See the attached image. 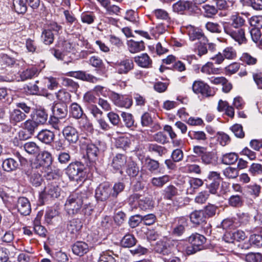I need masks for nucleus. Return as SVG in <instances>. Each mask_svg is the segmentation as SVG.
<instances>
[{
    "label": "nucleus",
    "mask_w": 262,
    "mask_h": 262,
    "mask_svg": "<svg viewBox=\"0 0 262 262\" xmlns=\"http://www.w3.org/2000/svg\"><path fill=\"white\" fill-rule=\"evenodd\" d=\"M247 192L254 198L258 197L260 194L261 187L256 184L248 185L246 187Z\"/></svg>",
    "instance_id": "45"
},
{
    "label": "nucleus",
    "mask_w": 262,
    "mask_h": 262,
    "mask_svg": "<svg viewBox=\"0 0 262 262\" xmlns=\"http://www.w3.org/2000/svg\"><path fill=\"white\" fill-rule=\"evenodd\" d=\"M203 184V181L199 178H192L189 180L190 188H187L188 193H192L194 190L201 186Z\"/></svg>",
    "instance_id": "44"
},
{
    "label": "nucleus",
    "mask_w": 262,
    "mask_h": 262,
    "mask_svg": "<svg viewBox=\"0 0 262 262\" xmlns=\"http://www.w3.org/2000/svg\"><path fill=\"white\" fill-rule=\"evenodd\" d=\"M95 197L101 201L107 200L112 197V188L107 183L100 184L95 190Z\"/></svg>",
    "instance_id": "6"
},
{
    "label": "nucleus",
    "mask_w": 262,
    "mask_h": 262,
    "mask_svg": "<svg viewBox=\"0 0 262 262\" xmlns=\"http://www.w3.org/2000/svg\"><path fill=\"white\" fill-rule=\"evenodd\" d=\"M113 255L114 254L112 251L107 250L103 252L100 255L98 262H116Z\"/></svg>",
    "instance_id": "46"
},
{
    "label": "nucleus",
    "mask_w": 262,
    "mask_h": 262,
    "mask_svg": "<svg viewBox=\"0 0 262 262\" xmlns=\"http://www.w3.org/2000/svg\"><path fill=\"white\" fill-rule=\"evenodd\" d=\"M45 83L49 90H54L57 88L58 82L56 78L53 77H46L44 79Z\"/></svg>",
    "instance_id": "54"
},
{
    "label": "nucleus",
    "mask_w": 262,
    "mask_h": 262,
    "mask_svg": "<svg viewBox=\"0 0 262 262\" xmlns=\"http://www.w3.org/2000/svg\"><path fill=\"white\" fill-rule=\"evenodd\" d=\"M230 20L231 23H229L232 26V28H239L245 23L244 19L237 13L232 14L230 17Z\"/></svg>",
    "instance_id": "32"
},
{
    "label": "nucleus",
    "mask_w": 262,
    "mask_h": 262,
    "mask_svg": "<svg viewBox=\"0 0 262 262\" xmlns=\"http://www.w3.org/2000/svg\"><path fill=\"white\" fill-rule=\"evenodd\" d=\"M128 48L132 53H136L144 50L145 48L144 42L136 41L132 39L127 41Z\"/></svg>",
    "instance_id": "22"
},
{
    "label": "nucleus",
    "mask_w": 262,
    "mask_h": 262,
    "mask_svg": "<svg viewBox=\"0 0 262 262\" xmlns=\"http://www.w3.org/2000/svg\"><path fill=\"white\" fill-rule=\"evenodd\" d=\"M16 208L18 211L22 215H29L31 212V206L29 200L25 197L18 199Z\"/></svg>",
    "instance_id": "11"
},
{
    "label": "nucleus",
    "mask_w": 262,
    "mask_h": 262,
    "mask_svg": "<svg viewBox=\"0 0 262 262\" xmlns=\"http://www.w3.org/2000/svg\"><path fill=\"white\" fill-rule=\"evenodd\" d=\"M249 242L251 245L257 247H262V237L259 235L252 234L250 236Z\"/></svg>",
    "instance_id": "64"
},
{
    "label": "nucleus",
    "mask_w": 262,
    "mask_h": 262,
    "mask_svg": "<svg viewBox=\"0 0 262 262\" xmlns=\"http://www.w3.org/2000/svg\"><path fill=\"white\" fill-rule=\"evenodd\" d=\"M141 195L137 193H134L131 195L128 198V203L133 208H137L139 204V199H141Z\"/></svg>",
    "instance_id": "61"
},
{
    "label": "nucleus",
    "mask_w": 262,
    "mask_h": 262,
    "mask_svg": "<svg viewBox=\"0 0 262 262\" xmlns=\"http://www.w3.org/2000/svg\"><path fill=\"white\" fill-rule=\"evenodd\" d=\"M13 6L18 13H24L27 9L26 0H13Z\"/></svg>",
    "instance_id": "33"
},
{
    "label": "nucleus",
    "mask_w": 262,
    "mask_h": 262,
    "mask_svg": "<svg viewBox=\"0 0 262 262\" xmlns=\"http://www.w3.org/2000/svg\"><path fill=\"white\" fill-rule=\"evenodd\" d=\"M153 13L157 18L164 20L167 22V24L166 25V27L169 26L171 23V18L166 10L162 9H158L154 10Z\"/></svg>",
    "instance_id": "27"
},
{
    "label": "nucleus",
    "mask_w": 262,
    "mask_h": 262,
    "mask_svg": "<svg viewBox=\"0 0 262 262\" xmlns=\"http://www.w3.org/2000/svg\"><path fill=\"white\" fill-rule=\"evenodd\" d=\"M224 59L232 60L235 58L236 52L232 47L226 48L222 53Z\"/></svg>",
    "instance_id": "51"
},
{
    "label": "nucleus",
    "mask_w": 262,
    "mask_h": 262,
    "mask_svg": "<svg viewBox=\"0 0 262 262\" xmlns=\"http://www.w3.org/2000/svg\"><path fill=\"white\" fill-rule=\"evenodd\" d=\"M139 171V168L135 162L131 161L128 163L126 172L129 177H136L138 174Z\"/></svg>",
    "instance_id": "42"
},
{
    "label": "nucleus",
    "mask_w": 262,
    "mask_h": 262,
    "mask_svg": "<svg viewBox=\"0 0 262 262\" xmlns=\"http://www.w3.org/2000/svg\"><path fill=\"white\" fill-rule=\"evenodd\" d=\"M99 152L98 148L93 144L88 145L86 148L87 156L90 160H95Z\"/></svg>",
    "instance_id": "43"
},
{
    "label": "nucleus",
    "mask_w": 262,
    "mask_h": 262,
    "mask_svg": "<svg viewBox=\"0 0 262 262\" xmlns=\"http://www.w3.org/2000/svg\"><path fill=\"white\" fill-rule=\"evenodd\" d=\"M38 125L37 123L33 119H28L24 122L23 128L27 130L29 134L31 136L33 135Z\"/></svg>",
    "instance_id": "35"
},
{
    "label": "nucleus",
    "mask_w": 262,
    "mask_h": 262,
    "mask_svg": "<svg viewBox=\"0 0 262 262\" xmlns=\"http://www.w3.org/2000/svg\"><path fill=\"white\" fill-rule=\"evenodd\" d=\"M188 136L193 140L205 141L207 139L206 134L203 131L190 130L188 133Z\"/></svg>",
    "instance_id": "41"
},
{
    "label": "nucleus",
    "mask_w": 262,
    "mask_h": 262,
    "mask_svg": "<svg viewBox=\"0 0 262 262\" xmlns=\"http://www.w3.org/2000/svg\"><path fill=\"white\" fill-rule=\"evenodd\" d=\"M163 194L164 198L171 200L178 194V189L173 185H170L164 188Z\"/></svg>",
    "instance_id": "37"
},
{
    "label": "nucleus",
    "mask_w": 262,
    "mask_h": 262,
    "mask_svg": "<svg viewBox=\"0 0 262 262\" xmlns=\"http://www.w3.org/2000/svg\"><path fill=\"white\" fill-rule=\"evenodd\" d=\"M70 113L71 116L76 119H80L83 114L81 107L77 103L71 104L70 108Z\"/></svg>",
    "instance_id": "28"
},
{
    "label": "nucleus",
    "mask_w": 262,
    "mask_h": 262,
    "mask_svg": "<svg viewBox=\"0 0 262 262\" xmlns=\"http://www.w3.org/2000/svg\"><path fill=\"white\" fill-rule=\"evenodd\" d=\"M247 236L245 233L241 230H237L233 232H226L223 237L226 243H232L234 241L241 242L244 241Z\"/></svg>",
    "instance_id": "10"
},
{
    "label": "nucleus",
    "mask_w": 262,
    "mask_h": 262,
    "mask_svg": "<svg viewBox=\"0 0 262 262\" xmlns=\"http://www.w3.org/2000/svg\"><path fill=\"white\" fill-rule=\"evenodd\" d=\"M223 28L225 33L229 35L235 41L238 42L239 45L246 42L247 39L244 29L241 28H232L230 24L226 22L223 24Z\"/></svg>",
    "instance_id": "4"
},
{
    "label": "nucleus",
    "mask_w": 262,
    "mask_h": 262,
    "mask_svg": "<svg viewBox=\"0 0 262 262\" xmlns=\"http://www.w3.org/2000/svg\"><path fill=\"white\" fill-rule=\"evenodd\" d=\"M229 204L232 207H238L243 204L242 196L238 195H233L230 197L228 200Z\"/></svg>",
    "instance_id": "52"
},
{
    "label": "nucleus",
    "mask_w": 262,
    "mask_h": 262,
    "mask_svg": "<svg viewBox=\"0 0 262 262\" xmlns=\"http://www.w3.org/2000/svg\"><path fill=\"white\" fill-rule=\"evenodd\" d=\"M84 166L80 162L72 163L66 169L67 174L71 180L82 181L85 176Z\"/></svg>",
    "instance_id": "3"
},
{
    "label": "nucleus",
    "mask_w": 262,
    "mask_h": 262,
    "mask_svg": "<svg viewBox=\"0 0 262 262\" xmlns=\"http://www.w3.org/2000/svg\"><path fill=\"white\" fill-rule=\"evenodd\" d=\"M241 59L242 61L248 65L255 64L257 62L256 58L251 56L247 53H243L241 57Z\"/></svg>",
    "instance_id": "58"
},
{
    "label": "nucleus",
    "mask_w": 262,
    "mask_h": 262,
    "mask_svg": "<svg viewBox=\"0 0 262 262\" xmlns=\"http://www.w3.org/2000/svg\"><path fill=\"white\" fill-rule=\"evenodd\" d=\"M38 72L37 68L33 67L23 71L20 74V77L22 80H25L27 79L31 78L34 76L38 74Z\"/></svg>",
    "instance_id": "38"
},
{
    "label": "nucleus",
    "mask_w": 262,
    "mask_h": 262,
    "mask_svg": "<svg viewBox=\"0 0 262 262\" xmlns=\"http://www.w3.org/2000/svg\"><path fill=\"white\" fill-rule=\"evenodd\" d=\"M238 159V156L234 153L231 152L224 155L222 157V161L226 165H230L235 163Z\"/></svg>",
    "instance_id": "40"
},
{
    "label": "nucleus",
    "mask_w": 262,
    "mask_h": 262,
    "mask_svg": "<svg viewBox=\"0 0 262 262\" xmlns=\"http://www.w3.org/2000/svg\"><path fill=\"white\" fill-rule=\"evenodd\" d=\"M41 215L37 214L34 221V230L35 232L41 236H45L47 232L46 229L40 225Z\"/></svg>",
    "instance_id": "30"
},
{
    "label": "nucleus",
    "mask_w": 262,
    "mask_h": 262,
    "mask_svg": "<svg viewBox=\"0 0 262 262\" xmlns=\"http://www.w3.org/2000/svg\"><path fill=\"white\" fill-rule=\"evenodd\" d=\"M130 144V139L125 136L119 137L116 141V146L117 148H122L123 150H126L129 146Z\"/></svg>",
    "instance_id": "39"
},
{
    "label": "nucleus",
    "mask_w": 262,
    "mask_h": 262,
    "mask_svg": "<svg viewBox=\"0 0 262 262\" xmlns=\"http://www.w3.org/2000/svg\"><path fill=\"white\" fill-rule=\"evenodd\" d=\"M134 61L139 67L145 68H149L152 63L151 60L147 54H142L135 57Z\"/></svg>",
    "instance_id": "15"
},
{
    "label": "nucleus",
    "mask_w": 262,
    "mask_h": 262,
    "mask_svg": "<svg viewBox=\"0 0 262 262\" xmlns=\"http://www.w3.org/2000/svg\"><path fill=\"white\" fill-rule=\"evenodd\" d=\"M187 34L189 38L191 40L196 39H200L202 38H205L204 34L198 29L195 28L194 27L190 25L186 27Z\"/></svg>",
    "instance_id": "23"
},
{
    "label": "nucleus",
    "mask_w": 262,
    "mask_h": 262,
    "mask_svg": "<svg viewBox=\"0 0 262 262\" xmlns=\"http://www.w3.org/2000/svg\"><path fill=\"white\" fill-rule=\"evenodd\" d=\"M41 38L46 45H50L54 40V35L50 30L46 29L42 33Z\"/></svg>",
    "instance_id": "49"
},
{
    "label": "nucleus",
    "mask_w": 262,
    "mask_h": 262,
    "mask_svg": "<svg viewBox=\"0 0 262 262\" xmlns=\"http://www.w3.org/2000/svg\"><path fill=\"white\" fill-rule=\"evenodd\" d=\"M85 198V194L83 192L74 193L70 195L64 205L68 213L70 215L77 214L80 211Z\"/></svg>",
    "instance_id": "1"
},
{
    "label": "nucleus",
    "mask_w": 262,
    "mask_h": 262,
    "mask_svg": "<svg viewBox=\"0 0 262 262\" xmlns=\"http://www.w3.org/2000/svg\"><path fill=\"white\" fill-rule=\"evenodd\" d=\"M121 116L123 118V121L127 127H130L134 125V120L131 114L122 112L121 114Z\"/></svg>",
    "instance_id": "60"
},
{
    "label": "nucleus",
    "mask_w": 262,
    "mask_h": 262,
    "mask_svg": "<svg viewBox=\"0 0 262 262\" xmlns=\"http://www.w3.org/2000/svg\"><path fill=\"white\" fill-rule=\"evenodd\" d=\"M79 127L83 130L91 132L93 130L92 124L89 122L86 118H81L79 121Z\"/></svg>",
    "instance_id": "50"
},
{
    "label": "nucleus",
    "mask_w": 262,
    "mask_h": 262,
    "mask_svg": "<svg viewBox=\"0 0 262 262\" xmlns=\"http://www.w3.org/2000/svg\"><path fill=\"white\" fill-rule=\"evenodd\" d=\"M202 162L205 164H214L216 163L217 158L214 152H205L202 155Z\"/></svg>",
    "instance_id": "36"
},
{
    "label": "nucleus",
    "mask_w": 262,
    "mask_h": 262,
    "mask_svg": "<svg viewBox=\"0 0 262 262\" xmlns=\"http://www.w3.org/2000/svg\"><path fill=\"white\" fill-rule=\"evenodd\" d=\"M190 246L187 247L186 252L188 255L195 253L202 249L203 244L206 241V238L198 233H193L188 239Z\"/></svg>",
    "instance_id": "2"
},
{
    "label": "nucleus",
    "mask_w": 262,
    "mask_h": 262,
    "mask_svg": "<svg viewBox=\"0 0 262 262\" xmlns=\"http://www.w3.org/2000/svg\"><path fill=\"white\" fill-rule=\"evenodd\" d=\"M126 163V157L123 154H118L114 157L112 166L116 170H120Z\"/></svg>",
    "instance_id": "18"
},
{
    "label": "nucleus",
    "mask_w": 262,
    "mask_h": 262,
    "mask_svg": "<svg viewBox=\"0 0 262 262\" xmlns=\"http://www.w3.org/2000/svg\"><path fill=\"white\" fill-rule=\"evenodd\" d=\"M137 239L130 234H126L121 241V245L125 248H130L136 245Z\"/></svg>",
    "instance_id": "29"
},
{
    "label": "nucleus",
    "mask_w": 262,
    "mask_h": 262,
    "mask_svg": "<svg viewBox=\"0 0 262 262\" xmlns=\"http://www.w3.org/2000/svg\"><path fill=\"white\" fill-rule=\"evenodd\" d=\"M62 134L64 139L69 143H76L79 139L78 132L72 126H66L62 130Z\"/></svg>",
    "instance_id": "8"
},
{
    "label": "nucleus",
    "mask_w": 262,
    "mask_h": 262,
    "mask_svg": "<svg viewBox=\"0 0 262 262\" xmlns=\"http://www.w3.org/2000/svg\"><path fill=\"white\" fill-rule=\"evenodd\" d=\"M115 67L118 73L126 74L134 68V63L131 60L125 59L116 62Z\"/></svg>",
    "instance_id": "9"
},
{
    "label": "nucleus",
    "mask_w": 262,
    "mask_h": 262,
    "mask_svg": "<svg viewBox=\"0 0 262 262\" xmlns=\"http://www.w3.org/2000/svg\"><path fill=\"white\" fill-rule=\"evenodd\" d=\"M240 64L237 62H233L226 66L224 71L226 75H232L235 73L239 69Z\"/></svg>",
    "instance_id": "59"
},
{
    "label": "nucleus",
    "mask_w": 262,
    "mask_h": 262,
    "mask_svg": "<svg viewBox=\"0 0 262 262\" xmlns=\"http://www.w3.org/2000/svg\"><path fill=\"white\" fill-rule=\"evenodd\" d=\"M67 75L68 76L75 77L82 80H86L91 82H94V81L96 79L95 77H94L93 76L89 74H86L85 72L81 71L69 72L67 74Z\"/></svg>",
    "instance_id": "16"
},
{
    "label": "nucleus",
    "mask_w": 262,
    "mask_h": 262,
    "mask_svg": "<svg viewBox=\"0 0 262 262\" xmlns=\"http://www.w3.org/2000/svg\"><path fill=\"white\" fill-rule=\"evenodd\" d=\"M62 84L68 88L72 92H76L79 88V85L77 82L68 78H62Z\"/></svg>",
    "instance_id": "47"
},
{
    "label": "nucleus",
    "mask_w": 262,
    "mask_h": 262,
    "mask_svg": "<svg viewBox=\"0 0 262 262\" xmlns=\"http://www.w3.org/2000/svg\"><path fill=\"white\" fill-rule=\"evenodd\" d=\"M42 181L43 179L41 176L37 172H33L30 179L31 183L35 187L40 186Z\"/></svg>",
    "instance_id": "56"
},
{
    "label": "nucleus",
    "mask_w": 262,
    "mask_h": 262,
    "mask_svg": "<svg viewBox=\"0 0 262 262\" xmlns=\"http://www.w3.org/2000/svg\"><path fill=\"white\" fill-rule=\"evenodd\" d=\"M220 68H216L212 62L208 61L203 65L201 69L202 73L208 75L220 74L221 73Z\"/></svg>",
    "instance_id": "20"
},
{
    "label": "nucleus",
    "mask_w": 262,
    "mask_h": 262,
    "mask_svg": "<svg viewBox=\"0 0 262 262\" xmlns=\"http://www.w3.org/2000/svg\"><path fill=\"white\" fill-rule=\"evenodd\" d=\"M24 149L29 154L35 155L40 151V147L34 142H27L23 145Z\"/></svg>",
    "instance_id": "26"
},
{
    "label": "nucleus",
    "mask_w": 262,
    "mask_h": 262,
    "mask_svg": "<svg viewBox=\"0 0 262 262\" xmlns=\"http://www.w3.org/2000/svg\"><path fill=\"white\" fill-rule=\"evenodd\" d=\"M110 97L114 104L119 107L128 108L133 104L132 99L128 96L119 95L112 92Z\"/></svg>",
    "instance_id": "7"
},
{
    "label": "nucleus",
    "mask_w": 262,
    "mask_h": 262,
    "mask_svg": "<svg viewBox=\"0 0 262 262\" xmlns=\"http://www.w3.org/2000/svg\"><path fill=\"white\" fill-rule=\"evenodd\" d=\"M125 185L122 182L116 183L112 188V197L116 198L124 189Z\"/></svg>",
    "instance_id": "62"
},
{
    "label": "nucleus",
    "mask_w": 262,
    "mask_h": 262,
    "mask_svg": "<svg viewBox=\"0 0 262 262\" xmlns=\"http://www.w3.org/2000/svg\"><path fill=\"white\" fill-rule=\"evenodd\" d=\"M56 97L59 100L64 103L70 101L71 99L70 94L64 90H59L56 93Z\"/></svg>",
    "instance_id": "55"
},
{
    "label": "nucleus",
    "mask_w": 262,
    "mask_h": 262,
    "mask_svg": "<svg viewBox=\"0 0 262 262\" xmlns=\"http://www.w3.org/2000/svg\"><path fill=\"white\" fill-rule=\"evenodd\" d=\"M26 117V114L18 109H14L10 114V122L14 124L24 121Z\"/></svg>",
    "instance_id": "14"
},
{
    "label": "nucleus",
    "mask_w": 262,
    "mask_h": 262,
    "mask_svg": "<svg viewBox=\"0 0 262 262\" xmlns=\"http://www.w3.org/2000/svg\"><path fill=\"white\" fill-rule=\"evenodd\" d=\"M38 125L45 124L48 119V114L44 110H38L33 118Z\"/></svg>",
    "instance_id": "34"
},
{
    "label": "nucleus",
    "mask_w": 262,
    "mask_h": 262,
    "mask_svg": "<svg viewBox=\"0 0 262 262\" xmlns=\"http://www.w3.org/2000/svg\"><path fill=\"white\" fill-rule=\"evenodd\" d=\"M225 177L229 179H235L238 176V170L236 168L228 167L223 171Z\"/></svg>",
    "instance_id": "53"
},
{
    "label": "nucleus",
    "mask_w": 262,
    "mask_h": 262,
    "mask_svg": "<svg viewBox=\"0 0 262 262\" xmlns=\"http://www.w3.org/2000/svg\"><path fill=\"white\" fill-rule=\"evenodd\" d=\"M39 140L46 144L51 143L54 139L55 135L53 132L45 129L40 131L37 135Z\"/></svg>",
    "instance_id": "19"
},
{
    "label": "nucleus",
    "mask_w": 262,
    "mask_h": 262,
    "mask_svg": "<svg viewBox=\"0 0 262 262\" xmlns=\"http://www.w3.org/2000/svg\"><path fill=\"white\" fill-rule=\"evenodd\" d=\"M89 251L88 245L85 242H77L72 246V251L76 255L82 256Z\"/></svg>",
    "instance_id": "12"
},
{
    "label": "nucleus",
    "mask_w": 262,
    "mask_h": 262,
    "mask_svg": "<svg viewBox=\"0 0 262 262\" xmlns=\"http://www.w3.org/2000/svg\"><path fill=\"white\" fill-rule=\"evenodd\" d=\"M154 207V202L148 197L141 195L139 199V204L138 208L143 210H147L152 209Z\"/></svg>",
    "instance_id": "25"
},
{
    "label": "nucleus",
    "mask_w": 262,
    "mask_h": 262,
    "mask_svg": "<svg viewBox=\"0 0 262 262\" xmlns=\"http://www.w3.org/2000/svg\"><path fill=\"white\" fill-rule=\"evenodd\" d=\"M18 165L17 161L12 158L5 159L2 164L4 170L7 171H11L15 170Z\"/></svg>",
    "instance_id": "31"
},
{
    "label": "nucleus",
    "mask_w": 262,
    "mask_h": 262,
    "mask_svg": "<svg viewBox=\"0 0 262 262\" xmlns=\"http://www.w3.org/2000/svg\"><path fill=\"white\" fill-rule=\"evenodd\" d=\"M206 215L203 210H195L190 215L191 222L196 225H200L205 222Z\"/></svg>",
    "instance_id": "17"
},
{
    "label": "nucleus",
    "mask_w": 262,
    "mask_h": 262,
    "mask_svg": "<svg viewBox=\"0 0 262 262\" xmlns=\"http://www.w3.org/2000/svg\"><path fill=\"white\" fill-rule=\"evenodd\" d=\"M192 90L195 94H201L206 97L212 96L214 93L207 83L201 80L194 81L192 85Z\"/></svg>",
    "instance_id": "5"
},
{
    "label": "nucleus",
    "mask_w": 262,
    "mask_h": 262,
    "mask_svg": "<svg viewBox=\"0 0 262 262\" xmlns=\"http://www.w3.org/2000/svg\"><path fill=\"white\" fill-rule=\"evenodd\" d=\"M245 259L247 262H261L262 255L258 253H251L246 255Z\"/></svg>",
    "instance_id": "63"
},
{
    "label": "nucleus",
    "mask_w": 262,
    "mask_h": 262,
    "mask_svg": "<svg viewBox=\"0 0 262 262\" xmlns=\"http://www.w3.org/2000/svg\"><path fill=\"white\" fill-rule=\"evenodd\" d=\"M190 7V4L188 2L180 1L173 5L172 8L174 12H182Z\"/></svg>",
    "instance_id": "48"
},
{
    "label": "nucleus",
    "mask_w": 262,
    "mask_h": 262,
    "mask_svg": "<svg viewBox=\"0 0 262 262\" xmlns=\"http://www.w3.org/2000/svg\"><path fill=\"white\" fill-rule=\"evenodd\" d=\"M82 224L78 219L70 221L67 224V230L71 234L76 235L81 230Z\"/></svg>",
    "instance_id": "13"
},
{
    "label": "nucleus",
    "mask_w": 262,
    "mask_h": 262,
    "mask_svg": "<svg viewBox=\"0 0 262 262\" xmlns=\"http://www.w3.org/2000/svg\"><path fill=\"white\" fill-rule=\"evenodd\" d=\"M43 193L49 197L57 198L60 195V188L56 184H49L45 187Z\"/></svg>",
    "instance_id": "21"
},
{
    "label": "nucleus",
    "mask_w": 262,
    "mask_h": 262,
    "mask_svg": "<svg viewBox=\"0 0 262 262\" xmlns=\"http://www.w3.org/2000/svg\"><path fill=\"white\" fill-rule=\"evenodd\" d=\"M171 179L169 176L166 174L159 177H154L151 179L150 182L152 186L158 188H162Z\"/></svg>",
    "instance_id": "24"
},
{
    "label": "nucleus",
    "mask_w": 262,
    "mask_h": 262,
    "mask_svg": "<svg viewBox=\"0 0 262 262\" xmlns=\"http://www.w3.org/2000/svg\"><path fill=\"white\" fill-rule=\"evenodd\" d=\"M249 172L253 176L261 174H262V165L259 163H253L249 168Z\"/></svg>",
    "instance_id": "57"
}]
</instances>
